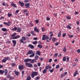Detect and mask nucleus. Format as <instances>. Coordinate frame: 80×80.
Returning a JSON list of instances; mask_svg holds the SVG:
<instances>
[{
  "label": "nucleus",
  "mask_w": 80,
  "mask_h": 80,
  "mask_svg": "<svg viewBox=\"0 0 80 80\" xmlns=\"http://www.w3.org/2000/svg\"><path fill=\"white\" fill-rule=\"evenodd\" d=\"M38 75V73L36 72H33L31 73V77L32 78H34L35 76H37Z\"/></svg>",
  "instance_id": "1"
},
{
  "label": "nucleus",
  "mask_w": 80,
  "mask_h": 80,
  "mask_svg": "<svg viewBox=\"0 0 80 80\" xmlns=\"http://www.w3.org/2000/svg\"><path fill=\"white\" fill-rule=\"evenodd\" d=\"M25 64L28 67L31 68V67H33V65L30 63L26 62L25 63Z\"/></svg>",
  "instance_id": "2"
},
{
  "label": "nucleus",
  "mask_w": 80,
  "mask_h": 80,
  "mask_svg": "<svg viewBox=\"0 0 80 80\" xmlns=\"http://www.w3.org/2000/svg\"><path fill=\"white\" fill-rule=\"evenodd\" d=\"M23 40H26V38L25 37H22V39H21L20 40V42L21 43H23Z\"/></svg>",
  "instance_id": "3"
},
{
  "label": "nucleus",
  "mask_w": 80,
  "mask_h": 80,
  "mask_svg": "<svg viewBox=\"0 0 80 80\" xmlns=\"http://www.w3.org/2000/svg\"><path fill=\"white\" fill-rule=\"evenodd\" d=\"M3 23L4 24V25H6L9 26H10V23H11V22L8 21V23L3 22Z\"/></svg>",
  "instance_id": "4"
},
{
  "label": "nucleus",
  "mask_w": 80,
  "mask_h": 80,
  "mask_svg": "<svg viewBox=\"0 0 80 80\" xmlns=\"http://www.w3.org/2000/svg\"><path fill=\"white\" fill-rule=\"evenodd\" d=\"M51 67L50 66L48 65L46 66V67L45 68V69L48 70V69H49V71H50V70L51 69Z\"/></svg>",
  "instance_id": "5"
},
{
  "label": "nucleus",
  "mask_w": 80,
  "mask_h": 80,
  "mask_svg": "<svg viewBox=\"0 0 80 80\" xmlns=\"http://www.w3.org/2000/svg\"><path fill=\"white\" fill-rule=\"evenodd\" d=\"M12 42L13 44V47H15V45L17 44V41H16V40H13L12 41Z\"/></svg>",
  "instance_id": "6"
},
{
  "label": "nucleus",
  "mask_w": 80,
  "mask_h": 80,
  "mask_svg": "<svg viewBox=\"0 0 80 80\" xmlns=\"http://www.w3.org/2000/svg\"><path fill=\"white\" fill-rule=\"evenodd\" d=\"M32 61V59H26L24 60V62H28Z\"/></svg>",
  "instance_id": "7"
},
{
  "label": "nucleus",
  "mask_w": 80,
  "mask_h": 80,
  "mask_svg": "<svg viewBox=\"0 0 80 80\" xmlns=\"http://www.w3.org/2000/svg\"><path fill=\"white\" fill-rule=\"evenodd\" d=\"M19 69L21 70H23V65H19Z\"/></svg>",
  "instance_id": "8"
},
{
  "label": "nucleus",
  "mask_w": 80,
  "mask_h": 80,
  "mask_svg": "<svg viewBox=\"0 0 80 80\" xmlns=\"http://www.w3.org/2000/svg\"><path fill=\"white\" fill-rule=\"evenodd\" d=\"M28 53L29 55H31L32 53H33V51L32 50H29L28 52Z\"/></svg>",
  "instance_id": "9"
},
{
  "label": "nucleus",
  "mask_w": 80,
  "mask_h": 80,
  "mask_svg": "<svg viewBox=\"0 0 80 80\" xmlns=\"http://www.w3.org/2000/svg\"><path fill=\"white\" fill-rule=\"evenodd\" d=\"M30 3H26L25 5L26 8H29V7H30Z\"/></svg>",
  "instance_id": "10"
},
{
  "label": "nucleus",
  "mask_w": 80,
  "mask_h": 80,
  "mask_svg": "<svg viewBox=\"0 0 80 80\" xmlns=\"http://www.w3.org/2000/svg\"><path fill=\"white\" fill-rule=\"evenodd\" d=\"M47 37V35H44L42 36V40H46V38Z\"/></svg>",
  "instance_id": "11"
},
{
  "label": "nucleus",
  "mask_w": 80,
  "mask_h": 80,
  "mask_svg": "<svg viewBox=\"0 0 80 80\" xmlns=\"http://www.w3.org/2000/svg\"><path fill=\"white\" fill-rule=\"evenodd\" d=\"M28 47H29V48H30L31 49L34 48V46L31 44H29L28 46Z\"/></svg>",
  "instance_id": "12"
},
{
  "label": "nucleus",
  "mask_w": 80,
  "mask_h": 80,
  "mask_svg": "<svg viewBox=\"0 0 80 80\" xmlns=\"http://www.w3.org/2000/svg\"><path fill=\"white\" fill-rule=\"evenodd\" d=\"M19 3L22 7H23V6L25 5V3L23 2H22L20 1L19 2Z\"/></svg>",
  "instance_id": "13"
},
{
  "label": "nucleus",
  "mask_w": 80,
  "mask_h": 80,
  "mask_svg": "<svg viewBox=\"0 0 80 80\" xmlns=\"http://www.w3.org/2000/svg\"><path fill=\"white\" fill-rule=\"evenodd\" d=\"M20 36L19 35H18L16 36H15V37H14L12 38V39H17V38H20Z\"/></svg>",
  "instance_id": "14"
},
{
  "label": "nucleus",
  "mask_w": 80,
  "mask_h": 80,
  "mask_svg": "<svg viewBox=\"0 0 80 80\" xmlns=\"http://www.w3.org/2000/svg\"><path fill=\"white\" fill-rule=\"evenodd\" d=\"M34 31L37 32H39V30L36 27H34Z\"/></svg>",
  "instance_id": "15"
},
{
  "label": "nucleus",
  "mask_w": 80,
  "mask_h": 80,
  "mask_svg": "<svg viewBox=\"0 0 80 80\" xmlns=\"http://www.w3.org/2000/svg\"><path fill=\"white\" fill-rule=\"evenodd\" d=\"M11 5L13 7H14L15 8V7H17V6L16 5V4H14L13 3V2H12Z\"/></svg>",
  "instance_id": "16"
},
{
  "label": "nucleus",
  "mask_w": 80,
  "mask_h": 80,
  "mask_svg": "<svg viewBox=\"0 0 80 80\" xmlns=\"http://www.w3.org/2000/svg\"><path fill=\"white\" fill-rule=\"evenodd\" d=\"M2 30L3 32H7L8 31L6 28H2Z\"/></svg>",
  "instance_id": "17"
},
{
  "label": "nucleus",
  "mask_w": 80,
  "mask_h": 80,
  "mask_svg": "<svg viewBox=\"0 0 80 80\" xmlns=\"http://www.w3.org/2000/svg\"><path fill=\"white\" fill-rule=\"evenodd\" d=\"M47 70L46 69H44L42 71L43 73L44 74H45V73H46V72H47Z\"/></svg>",
  "instance_id": "18"
},
{
  "label": "nucleus",
  "mask_w": 80,
  "mask_h": 80,
  "mask_svg": "<svg viewBox=\"0 0 80 80\" xmlns=\"http://www.w3.org/2000/svg\"><path fill=\"white\" fill-rule=\"evenodd\" d=\"M62 33V31H60L59 33L58 34V37H60L61 36V34Z\"/></svg>",
  "instance_id": "19"
},
{
  "label": "nucleus",
  "mask_w": 80,
  "mask_h": 80,
  "mask_svg": "<svg viewBox=\"0 0 80 80\" xmlns=\"http://www.w3.org/2000/svg\"><path fill=\"white\" fill-rule=\"evenodd\" d=\"M36 54H37V55H38L40 56V52L39 51H37L36 53Z\"/></svg>",
  "instance_id": "20"
},
{
  "label": "nucleus",
  "mask_w": 80,
  "mask_h": 80,
  "mask_svg": "<svg viewBox=\"0 0 80 80\" xmlns=\"http://www.w3.org/2000/svg\"><path fill=\"white\" fill-rule=\"evenodd\" d=\"M35 56V53H33V54L31 55H30L29 57L30 58H32V57H33Z\"/></svg>",
  "instance_id": "21"
},
{
  "label": "nucleus",
  "mask_w": 80,
  "mask_h": 80,
  "mask_svg": "<svg viewBox=\"0 0 80 80\" xmlns=\"http://www.w3.org/2000/svg\"><path fill=\"white\" fill-rule=\"evenodd\" d=\"M18 28L17 27H16L15 28H13L12 30V31H16V30H17Z\"/></svg>",
  "instance_id": "22"
},
{
  "label": "nucleus",
  "mask_w": 80,
  "mask_h": 80,
  "mask_svg": "<svg viewBox=\"0 0 80 80\" xmlns=\"http://www.w3.org/2000/svg\"><path fill=\"white\" fill-rule=\"evenodd\" d=\"M8 72V71L7 70V69H5L4 73H5V75L6 76L7 75V73Z\"/></svg>",
  "instance_id": "23"
},
{
  "label": "nucleus",
  "mask_w": 80,
  "mask_h": 80,
  "mask_svg": "<svg viewBox=\"0 0 80 80\" xmlns=\"http://www.w3.org/2000/svg\"><path fill=\"white\" fill-rule=\"evenodd\" d=\"M38 48H42L43 46L40 44H38Z\"/></svg>",
  "instance_id": "24"
},
{
  "label": "nucleus",
  "mask_w": 80,
  "mask_h": 80,
  "mask_svg": "<svg viewBox=\"0 0 80 80\" xmlns=\"http://www.w3.org/2000/svg\"><path fill=\"white\" fill-rule=\"evenodd\" d=\"M4 73V70H0V74H3Z\"/></svg>",
  "instance_id": "25"
},
{
  "label": "nucleus",
  "mask_w": 80,
  "mask_h": 80,
  "mask_svg": "<svg viewBox=\"0 0 80 80\" xmlns=\"http://www.w3.org/2000/svg\"><path fill=\"white\" fill-rule=\"evenodd\" d=\"M21 30H22V28H18L17 29V31L18 32H21Z\"/></svg>",
  "instance_id": "26"
},
{
  "label": "nucleus",
  "mask_w": 80,
  "mask_h": 80,
  "mask_svg": "<svg viewBox=\"0 0 80 80\" xmlns=\"http://www.w3.org/2000/svg\"><path fill=\"white\" fill-rule=\"evenodd\" d=\"M63 51L64 52H65L67 51V48H66V47H64V48L63 49Z\"/></svg>",
  "instance_id": "27"
},
{
  "label": "nucleus",
  "mask_w": 80,
  "mask_h": 80,
  "mask_svg": "<svg viewBox=\"0 0 80 80\" xmlns=\"http://www.w3.org/2000/svg\"><path fill=\"white\" fill-rule=\"evenodd\" d=\"M17 35V33L14 32V33L12 34L11 36L12 37H15L16 35Z\"/></svg>",
  "instance_id": "28"
},
{
  "label": "nucleus",
  "mask_w": 80,
  "mask_h": 80,
  "mask_svg": "<svg viewBox=\"0 0 80 80\" xmlns=\"http://www.w3.org/2000/svg\"><path fill=\"white\" fill-rule=\"evenodd\" d=\"M31 80V77L30 76H29L28 77H27V80Z\"/></svg>",
  "instance_id": "29"
},
{
  "label": "nucleus",
  "mask_w": 80,
  "mask_h": 80,
  "mask_svg": "<svg viewBox=\"0 0 80 80\" xmlns=\"http://www.w3.org/2000/svg\"><path fill=\"white\" fill-rule=\"evenodd\" d=\"M33 44H34V45H37V41H34L32 42Z\"/></svg>",
  "instance_id": "30"
},
{
  "label": "nucleus",
  "mask_w": 80,
  "mask_h": 80,
  "mask_svg": "<svg viewBox=\"0 0 80 80\" xmlns=\"http://www.w3.org/2000/svg\"><path fill=\"white\" fill-rule=\"evenodd\" d=\"M38 56L36 55L35 56V60H38Z\"/></svg>",
  "instance_id": "31"
},
{
  "label": "nucleus",
  "mask_w": 80,
  "mask_h": 80,
  "mask_svg": "<svg viewBox=\"0 0 80 80\" xmlns=\"http://www.w3.org/2000/svg\"><path fill=\"white\" fill-rule=\"evenodd\" d=\"M31 0H25L24 2V3H27L29 2V1H30Z\"/></svg>",
  "instance_id": "32"
},
{
  "label": "nucleus",
  "mask_w": 80,
  "mask_h": 80,
  "mask_svg": "<svg viewBox=\"0 0 80 80\" xmlns=\"http://www.w3.org/2000/svg\"><path fill=\"white\" fill-rule=\"evenodd\" d=\"M15 74H16V75H17V76H18V74H19V73H18V72H17V71H15Z\"/></svg>",
  "instance_id": "33"
},
{
  "label": "nucleus",
  "mask_w": 80,
  "mask_h": 80,
  "mask_svg": "<svg viewBox=\"0 0 80 80\" xmlns=\"http://www.w3.org/2000/svg\"><path fill=\"white\" fill-rule=\"evenodd\" d=\"M63 61L64 62H65V61H66V57H64L63 58Z\"/></svg>",
  "instance_id": "34"
},
{
  "label": "nucleus",
  "mask_w": 80,
  "mask_h": 80,
  "mask_svg": "<svg viewBox=\"0 0 80 80\" xmlns=\"http://www.w3.org/2000/svg\"><path fill=\"white\" fill-rule=\"evenodd\" d=\"M2 62L3 63H5L7 62V61H6L5 59H4L2 60Z\"/></svg>",
  "instance_id": "35"
},
{
  "label": "nucleus",
  "mask_w": 80,
  "mask_h": 80,
  "mask_svg": "<svg viewBox=\"0 0 80 80\" xmlns=\"http://www.w3.org/2000/svg\"><path fill=\"white\" fill-rule=\"evenodd\" d=\"M12 15V14L11 13H9L8 14V16L9 17H10Z\"/></svg>",
  "instance_id": "36"
},
{
  "label": "nucleus",
  "mask_w": 80,
  "mask_h": 80,
  "mask_svg": "<svg viewBox=\"0 0 80 80\" xmlns=\"http://www.w3.org/2000/svg\"><path fill=\"white\" fill-rule=\"evenodd\" d=\"M54 71V68H53V69L50 70V72H51V73H52V72H53Z\"/></svg>",
  "instance_id": "37"
},
{
  "label": "nucleus",
  "mask_w": 80,
  "mask_h": 80,
  "mask_svg": "<svg viewBox=\"0 0 80 80\" xmlns=\"http://www.w3.org/2000/svg\"><path fill=\"white\" fill-rule=\"evenodd\" d=\"M56 40H57V39H56V38H52V40L53 42H55Z\"/></svg>",
  "instance_id": "38"
},
{
  "label": "nucleus",
  "mask_w": 80,
  "mask_h": 80,
  "mask_svg": "<svg viewBox=\"0 0 80 80\" xmlns=\"http://www.w3.org/2000/svg\"><path fill=\"white\" fill-rule=\"evenodd\" d=\"M59 67H60V66L58 64L56 66V69H57L58 68H59Z\"/></svg>",
  "instance_id": "39"
},
{
  "label": "nucleus",
  "mask_w": 80,
  "mask_h": 80,
  "mask_svg": "<svg viewBox=\"0 0 80 80\" xmlns=\"http://www.w3.org/2000/svg\"><path fill=\"white\" fill-rule=\"evenodd\" d=\"M10 59V58L9 57H7V58H5V59L6 60V61L7 60H8Z\"/></svg>",
  "instance_id": "40"
},
{
  "label": "nucleus",
  "mask_w": 80,
  "mask_h": 80,
  "mask_svg": "<svg viewBox=\"0 0 80 80\" xmlns=\"http://www.w3.org/2000/svg\"><path fill=\"white\" fill-rule=\"evenodd\" d=\"M35 59H32V61L31 62V63H33L34 62H35Z\"/></svg>",
  "instance_id": "41"
},
{
  "label": "nucleus",
  "mask_w": 80,
  "mask_h": 80,
  "mask_svg": "<svg viewBox=\"0 0 80 80\" xmlns=\"http://www.w3.org/2000/svg\"><path fill=\"white\" fill-rule=\"evenodd\" d=\"M67 27L68 29H70L71 28V27L69 25H68Z\"/></svg>",
  "instance_id": "42"
},
{
  "label": "nucleus",
  "mask_w": 80,
  "mask_h": 80,
  "mask_svg": "<svg viewBox=\"0 0 80 80\" xmlns=\"http://www.w3.org/2000/svg\"><path fill=\"white\" fill-rule=\"evenodd\" d=\"M58 53H56L54 54V56L55 57H57V56H58Z\"/></svg>",
  "instance_id": "43"
},
{
  "label": "nucleus",
  "mask_w": 80,
  "mask_h": 80,
  "mask_svg": "<svg viewBox=\"0 0 80 80\" xmlns=\"http://www.w3.org/2000/svg\"><path fill=\"white\" fill-rule=\"evenodd\" d=\"M39 22V20H35V23H38Z\"/></svg>",
  "instance_id": "44"
},
{
  "label": "nucleus",
  "mask_w": 80,
  "mask_h": 80,
  "mask_svg": "<svg viewBox=\"0 0 80 80\" xmlns=\"http://www.w3.org/2000/svg\"><path fill=\"white\" fill-rule=\"evenodd\" d=\"M9 78L10 80H12V79H13L14 78V77L11 76L9 77Z\"/></svg>",
  "instance_id": "45"
},
{
  "label": "nucleus",
  "mask_w": 80,
  "mask_h": 80,
  "mask_svg": "<svg viewBox=\"0 0 80 80\" xmlns=\"http://www.w3.org/2000/svg\"><path fill=\"white\" fill-rule=\"evenodd\" d=\"M62 36L63 37H65V36H66V33H64L62 35Z\"/></svg>",
  "instance_id": "46"
},
{
  "label": "nucleus",
  "mask_w": 80,
  "mask_h": 80,
  "mask_svg": "<svg viewBox=\"0 0 80 80\" xmlns=\"http://www.w3.org/2000/svg\"><path fill=\"white\" fill-rule=\"evenodd\" d=\"M77 52L78 53H80V49H79L77 50Z\"/></svg>",
  "instance_id": "47"
},
{
  "label": "nucleus",
  "mask_w": 80,
  "mask_h": 80,
  "mask_svg": "<svg viewBox=\"0 0 80 80\" xmlns=\"http://www.w3.org/2000/svg\"><path fill=\"white\" fill-rule=\"evenodd\" d=\"M66 18L67 19H68V20H70V19L71 18H70V17L67 16L66 17Z\"/></svg>",
  "instance_id": "48"
},
{
  "label": "nucleus",
  "mask_w": 80,
  "mask_h": 80,
  "mask_svg": "<svg viewBox=\"0 0 80 80\" xmlns=\"http://www.w3.org/2000/svg\"><path fill=\"white\" fill-rule=\"evenodd\" d=\"M52 59H50L49 60V62H52Z\"/></svg>",
  "instance_id": "49"
},
{
  "label": "nucleus",
  "mask_w": 80,
  "mask_h": 80,
  "mask_svg": "<svg viewBox=\"0 0 80 80\" xmlns=\"http://www.w3.org/2000/svg\"><path fill=\"white\" fill-rule=\"evenodd\" d=\"M15 65H16V64L15 63H13V64H12V67H14V66H15Z\"/></svg>",
  "instance_id": "50"
},
{
  "label": "nucleus",
  "mask_w": 80,
  "mask_h": 80,
  "mask_svg": "<svg viewBox=\"0 0 80 80\" xmlns=\"http://www.w3.org/2000/svg\"><path fill=\"white\" fill-rule=\"evenodd\" d=\"M49 39V37H48V36L46 35V40H48Z\"/></svg>",
  "instance_id": "51"
},
{
  "label": "nucleus",
  "mask_w": 80,
  "mask_h": 80,
  "mask_svg": "<svg viewBox=\"0 0 80 80\" xmlns=\"http://www.w3.org/2000/svg\"><path fill=\"white\" fill-rule=\"evenodd\" d=\"M40 77L38 76V77H36V80H38V79H40Z\"/></svg>",
  "instance_id": "52"
},
{
  "label": "nucleus",
  "mask_w": 80,
  "mask_h": 80,
  "mask_svg": "<svg viewBox=\"0 0 80 80\" xmlns=\"http://www.w3.org/2000/svg\"><path fill=\"white\" fill-rule=\"evenodd\" d=\"M66 60H67V62H68V61H69V58H68V57H67V58Z\"/></svg>",
  "instance_id": "53"
},
{
  "label": "nucleus",
  "mask_w": 80,
  "mask_h": 80,
  "mask_svg": "<svg viewBox=\"0 0 80 80\" xmlns=\"http://www.w3.org/2000/svg\"><path fill=\"white\" fill-rule=\"evenodd\" d=\"M63 77H64V74H63L61 75V78H63Z\"/></svg>",
  "instance_id": "54"
},
{
  "label": "nucleus",
  "mask_w": 80,
  "mask_h": 80,
  "mask_svg": "<svg viewBox=\"0 0 80 80\" xmlns=\"http://www.w3.org/2000/svg\"><path fill=\"white\" fill-rule=\"evenodd\" d=\"M59 44V43H58V42H57L55 44V45H56V46H58Z\"/></svg>",
  "instance_id": "55"
},
{
  "label": "nucleus",
  "mask_w": 80,
  "mask_h": 80,
  "mask_svg": "<svg viewBox=\"0 0 80 80\" xmlns=\"http://www.w3.org/2000/svg\"><path fill=\"white\" fill-rule=\"evenodd\" d=\"M74 13L75 14H76V15H78V12H75Z\"/></svg>",
  "instance_id": "56"
},
{
  "label": "nucleus",
  "mask_w": 80,
  "mask_h": 80,
  "mask_svg": "<svg viewBox=\"0 0 80 80\" xmlns=\"http://www.w3.org/2000/svg\"><path fill=\"white\" fill-rule=\"evenodd\" d=\"M69 36L70 37V38L73 37V35H69Z\"/></svg>",
  "instance_id": "57"
},
{
  "label": "nucleus",
  "mask_w": 80,
  "mask_h": 80,
  "mask_svg": "<svg viewBox=\"0 0 80 80\" xmlns=\"http://www.w3.org/2000/svg\"><path fill=\"white\" fill-rule=\"evenodd\" d=\"M46 20L48 21H49L50 20V18L49 17H47L46 18Z\"/></svg>",
  "instance_id": "58"
},
{
  "label": "nucleus",
  "mask_w": 80,
  "mask_h": 80,
  "mask_svg": "<svg viewBox=\"0 0 80 80\" xmlns=\"http://www.w3.org/2000/svg\"><path fill=\"white\" fill-rule=\"evenodd\" d=\"M76 65H77V64H76V63H74L73 65V67H75V66H76Z\"/></svg>",
  "instance_id": "59"
},
{
  "label": "nucleus",
  "mask_w": 80,
  "mask_h": 80,
  "mask_svg": "<svg viewBox=\"0 0 80 80\" xmlns=\"http://www.w3.org/2000/svg\"><path fill=\"white\" fill-rule=\"evenodd\" d=\"M42 32H43V31H45V28H42Z\"/></svg>",
  "instance_id": "60"
},
{
  "label": "nucleus",
  "mask_w": 80,
  "mask_h": 80,
  "mask_svg": "<svg viewBox=\"0 0 80 80\" xmlns=\"http://www.w3.org/2000/svg\"><path fill=\"white\" fill-rule=\"evenodd\" d=\"M28 12V11L27 10H25L24 11V12H25V13H27Z\"/></svg>",
  "instance_id": "61"
},
{
  "label": "nucleus",
  "mask_w": 80,
  "mask_h": 80,
  "mask_svg": "<svg viewBox=\"0 0 80 80\" xmlns=\"http://www.w3.org/2000/svg\"><path fill=\"white\" fill-rule=\"evenodd\" d=\"M42 67H39V69L40 70L39 71L41 72L42 71Z\"/></svg>",
  "instance_id": "62"
},
{
  "label": "nucleus",
  "mask_w": 80,
  "mask_h": 80,
  "mask_svg": "<svg viewBox=\"0 0 80 80\" xmlns=\"http://www.w3.org/2000/svg\"><path fill=\"white\" fill-rule=\"evenodd\" d=\"M75 62H78V59H76L75 60Z\"/></svg>",
  "instance_id": "63"
},
{
  "label": "nucleus",
  "mask_w": 80,
  "mask_h": 80,
  "mask_svg": "<svg viewBox=\"0 0 80 80\" xmlns=\"http://www.w3.org/2000/svg\"><path fill=\"white\" fill-rule=\"evenodd\" d=\"M7 42L8 43H11V41H7Z\"/></svg>",
  "instance_id": "64"
}]
</instances>
